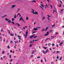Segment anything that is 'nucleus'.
I'll return each instance as SVG.
<instances>
[{"instance_id": "f257e3e1", "label": "nucleus", "mask_w": 64, "mask_h": 64, "mask_svg": "<svg viewBox=\"0 0 64 64\" xmlns=\"http://www.w3.org/2000/svg\"><path fill=\"white\" fill-rule=\"evenodd\" d=\"M28 30H26V35L25 34H24V36L26 38H27V35H28Z\"/></svg>"}, {"instance_id": "f03ea898", "label": "nucleus", "mask_w": 64, "mask_h": 64, "mask_svg": "<svg viewBox=\"0 0 64 64\" xmlns=\"http://www.w3.org/2000/svg\"><path fill=\"white\" fill-rule=\"evenodd\" d=\"M19 20V21H21V20H22V21H23L24 22H25V21H24V20L23 18L22 17V16H21V17L20 18Z\"/></svg>"}, {"instance_id": "7ed1b4c3", "label": "nucleus", "mask_w": 64, "mask_h": 64, "mask_svg": "<svg viewBox=\"0 0 64 64\" xmlns=\"http://www.w3.org/2000/svg\"><path fill=\"white\" fill-rule=\"evenodd\" d=\"M38 30V29L36 28H34L33 29V30H34V31H36Z\"/></svg>"}, {"instance_id": "20e7f679", "label": "nucleus", "mask_w": 64, "mask_h": 64, "mask_svg": "<svg viewBox=\"0 0 64 64\" xmlns=\"http://www.w3.org/2000/svg\"><path fill=\"white\" fill-rule=\"evenodd\" d=\"M48 34H49V32H47V34H45V36H47V35H48Z\"/></svg>"}, {"instance_id": "39448f33", "label": "nucleus", "mask_w": 64, "mask_h": 64, "mask_svg": "<svg viewBox=\"0 0 64 64\" xmlns=\"http://www.w3.org/2000/svg\"><path fill=\"white\" fill-rule=\"evenodd\" d=\"M34 36L33 35H32L30 36V39H31V38H33V37Z\"/></svg>"}, {"instance_id": "423d86ee", "label": "nucleus", "mask_w": 64, "mask_h": 64, "mask_svg": "<svg viewBox=\"0 0 64 64\" xmlns=\"http://www.w3.org/2000/svg\"><path fill=\"white\" fill-rule=\"evenodd\" d=\"M34 10H32V13H33L34 14H35V12H34Z\"/></svg>"}, {"instance_id": "0eeeda50", "label": "nucleus", "mask_w": 64, "mask_h": 64, "mask_svg": "<svg viewBox=\"0 0 64 64\" xmlns=\"http://www.w3.org/2000/svg\"><path fill=\"white\" fill-rule=\"evenodd\" d=\"M16 25H17L18 26H20V24H18V23H16Z\"/></svg>"}, {"instance_id": "6e6552de", "label": "nucleus", "mask_w": 64, "mask_h": 64, "mask_svg": "<svg viewBox=\"0 0 64 64\" xmlns=\"http://www.w3.org/2000/svg\"><path fill=\"white\" fill-rule=\"evenodd\" d=\"M62 44H63V42H62L59 45L60 46H62Z\"/></svg>"}, {"instance_id": "1a4fd4ad", "label": "nucleus", "mask_w": 64, "mask_h": 64, "mask_svg": "<svg viewBox=\"0 0 64 64\" xmlns=\"http://www.w3.org/2000/svg\"><path fill=\"white\" fill-rule=\"evenodd\" d=\"M10 36H13V35H14V34H10Z\"/></svg>"}, {"instance_id": "9d476101", "label": "nucleus", "mask_w": 64, "mask_h": 64, "mask_svg": "<svg viewBox=\"0 0 64 64\" xmlns=\"http://www.w3.org/2000/svg\"><path fill=\"white\" fill-rule=\"evenodd\" d=\"M32 2H34V3L36 2V1L35 0L32 1Z\"/></svg>"}, {"instance_id": "9b49d317", "label": "nucleus", "mask_w": 64, "mask_h": 64, "mask_svg": "<svg viewBox=\"0 0 64 64\" xmlns=\"http://www.w3.org/2000/svg\"><path fill=\"white\" fill-rule=\"evenodd\" d=\"M63 11V9H61V10H60V11L61 12H60V13H63V12L62 11Z\"/></svg>"}, {"instance_id": "f8f14e48", "label": "nucleus", "mask_w": 64, "mask_h": 64, "mask_svg": "<svg viewBox=\"0 0 64 64\" xmlns=\"http://www.w3.org/2000/svg\"><path fill=\"white\" fill-rule=\"evenodd\" d=\"M43 53H44V54H46V52H45L44 50H43Z\"/></svg>"}, {"instance_id": "ddd939ff", "label": "nucleus", "mask_w": 64, "mask_h": 64, "mask_svg": "<svg viewBox=\"0 0 64 64\" xmlns=\"http://www.w3.org/2000/svg\"><path fill=\"white\" fill-rule=\"evenodd\" d=\"M43 48H44V49H47V47H45V46H44L43 47Z\"/></svg>"}, {"instance_id": "4468645a", "label": "nucleus", "mask_w": 64, "mask_h": 64, "mask_svg": "<svg viewBox=\"0 0 64 64\" xmlns=\"http://www.w3.org/2000/svg\"><path fill=\"white\" fill-rule=\"evenodd\" d=\"M35 15H37L38 14V12H35Z\"/></svg>"}, {"instance_id": "2eb2a0df", "label": "nucleus", "mask_w": 64, "mask_h": 64, "mask_svg": "<svg viewBox=\"0 0 64 64\" xmlns=\"http://www.w3.org/2000/svg\"><path fill=\"white\" fill-rule=\"evenodd\" d=\"M54 46H55V44H52V47Z\"/></svg>"}, {"instance_id": "dca6fc26", "label": "nucleus", "mask_w": 64, "mask_h": 64, "mask_svg": "<svg viewBox=\"0 0 64 64\" xmlns=\"http://www.w3.org/2000/svg\"><path fill=\"white\" fill-rule=\"evenodd\" d=\"M49 51V50L48 49H47V50L46 51V53H47V52Z\"/></svg>"}, {"instance_id": "f3484780", "label": "nucleus", "mask_w": 64, "mask_h": 64, "mask_svg": "<svg viewBox=\"0 0 64 64\" xmlns=\"http://www.w3.org/2000/svg\"><path fill=\"white\" fill-rule=\"evenodd\" d=\"M19 15V16L20 17V16H21V14H18L17 16H18V15Z\"/></svg>"}, {"instance_id": "a211bd4d", "label": "nucleus", "mask_w": 64, "mask_h": 64, "mask_svg": "<svg viewBox=\"0 0 64 64\" xmlns=\"http://www.w3.org/2000/svg\"><path fill=\"white\" fill-rule=\"evenodd\" d=\"M25 28H27V26H25L23 28L24 29H25Z\"/></svg>"}, {"instance_id": "6ab92c4d", "label": "nucleus", "mask_w": 64, "mask_h": 64, "mask_svg": "<svg viewBox=\"0 0 64 64\" xmlns=\"http://www.w3.org/2000/svg\"><path fill=\"white\" fill-rule=\"evenodd\" d=\"M14 7H15V5H12V8H14Z\"/></svg>"}, {"instance_id": "aec40b11", "label": "nucleus", "mask_w": 64, "mask_h": 64, "mask_svg": "<svg viewBox=\"0 0 64 64\" xmlns=\"http://www.w3.org/2000/svg\"><path fill=\"white\" fill-rule=\"evenodd\" d=\"M48 29V27H47L46 29V30L45 31H47V29Z\"/></svg>"}, {"instance_id": "412c9836", "label": "nucleus", "mask_w": 64, "mask_h": 64, "mask_svg": "<svg viewBox=\"0 0 64 64\" xmlns=\"http://www.w3.org/2000/svg\"><path fill=\"white\" fill-rule=\"evenodd\" d=\"M51 45V43H48V46L49 47H50V45Z\"/></svg>"}, {"instance_id": "4be33fe9", "label": "nucleus", "mask_w": 64, "mask_h": 64, "mask_svg": "<svg viewBox=\"0 0 64 64\" xmlns=\"http://www.w3.org/2000/svg\"><path fill=\"white\" fill-rule=\"evenodd\" d=\"M62 57H60V60H62Z\"/></svg>"}, {"instance_id": "5701e85b", "label": "nucleus", "mask_w": 64, "mask_h": 64, "mask_svg": "<svg viewBox=\"0 0 64 64\" xmlns=\"http://www.w3.org/2000/svg\"><path fill=\"white\" fill-rule=\"evenodd\" d=\"M32 44H31L30 45L29 47H32Z\"/></svg>"}, {"instance_id": "b1692460", "label": "nucleus", "mask_w": 64, "mask_h": 64, "mask_svg": "<svg viewBox=\"0 0 64 64\" xmlns=\"http://www.w3.org/2000/svg\"><path fill=\"white\" fill-rule=\"evenodd\" d=\"M49 5L50 6H51V8L52 9V6H51V5L50 4H49Z\"/></svg>"}, {"instance_id": "393cba45", "label": "nucleus", "mask_w": 64, "mask_h": 64, "mask_svg": "<svg viewBox=\"0 0 64 64\" xmlns=\"http://www.w3.org/2000/svg\"><path fill=\"white\" fill-rule=\"evenodd\" d=\"M10 43L11 44H12V43H13V42L12 41H10Z\"/></svg>"}, {"instance_id": "a878e982", "label": "nucleus", "mask_w": 64, "mask_h": 64, "mask_svg": "<svg viewBox=\"0 0 64 64\" xmlns=\"http://www.w3.org/2000/svg\"><path fill=\"white\" fill-rule=\"evenodd\" d=\"M6 16H7V15H5V16H2V17H6Z\"/></svg>"}, {"instance_id": "bb28decb", "label": "nucleus", "mask_w": 64, "mask_h": 64, "mask_svg": "<svg viewBox=\"0 0 64 64\" xmlns=\"http://www.w3.org/2000/svg\"><path fill=\"white\" fill-rule=\"evenodd\" d=\"M5 20H6V21H8V20H9L10 19H7V18H6L5 19Z\"/></svg>"}, {"instance_id": "cd10ccee", "label": "nucleus", "mask_w": 64, "mask_h": 64, "mask_svg": "<svg viewBox=\"0 0 64 64\" xmlns=\"http://www.w3.org/2000/svg\"><path fill=\"white\" fill-rule=\"evenodd\" d=\"M48 22H49V21H50V19H49V17H48Z\"/></svg>"}, {"instance_id": "c85d7f7f", "label": "nucleus", "mask_w": 64, "mask_h": 64, "mask_svg": "<svg viewBox=\"0 0 64 64\" xmlns=\"http://www.w3.org/2000/svg\"><path fill=\"white\" fill-rule=\"evenodd\" d=\"M36 32H34L32 33V34H34V33H36Z\"/></svg>"}, {"instance_id": "c756f323", "label": "nucleus", "mask_w": 64, "mask_h": 64, "mask_svg": "<svg viewBox=\"0 0 64 64\" xmlns=\"http://www.w3.org/2000/svg\"><path fill=\"white\" fill-rule=\"evenodd\" d=\"M8 22L9 23H10V22H11V20H8Z\"/></svg>"}, {"instance_id": "7c9ffc66", "label": "nucleus", "mask_w": 64, "mask_h": 64, "mask_svg": "<svg viewBox=\"0 0 64 64\" xmlns=\"http://www.w3.org/2000/svg\"><path fill=\"white\" fill-rule=\"evenodd\" d=\"M14 42L16 44V43H18V41L16 42V41H14Z\"/></svg>"}, {"instance_id": "2f4dec72", "label": "nucleus", "mask_w": 64, "mask_h": 64, "mask_svg": "<svg viewBox=\"0 0 64 64\" xmlns=\"http://www.w3.org/2000/svg\"><path fill=\"white\" fill-rule=\"evenodd\" d=\"M56 53V51H54V52H53L52 54H54V53Z\"/></svg>"}, {"instance_id": "473e14b6", "label": "nucleus", "mask_w": 64, "mask_h": 64, "mask_svg": "<svg viewBox=\"0 0 64 64\" xmlns=\"http://www.w3.org/2000/svg\"><path fill=\"white\" fill-rule=\"evenodd\" d=\"M29 19V18H28V17H26V20H28Z\"/></svg>"}, {"instance_id": "72a5a7b5", "label": "nucleus", "mask_w": 64, "mask_h": 64, "mask_svg": "<svg viewBox=\"0 0 64 64\" xmlns=\"http://www.w3.org/2000/svg\"><path fill=\"white\" fill-rule=\"evenodd\" d=\"M9 56L10 58V59L11 58V55H10Z\"/></svg>"}, {"instance_id": "f704fd0d", "label": "nucleus", "mask_w": 64, "mask_h": 64, "mask_svg": "<svg viewBox=\"0 0 64 64\" xmlns=\"http://www.w3.org/2000/svg\"><path fill=\"white\" fill-rule=\"evenodd\" d=\"M58 7H61V4H60V5L58 6Z\"/></svg>"}, {"instance_id": "c9c22d12", "label": "nucleus", "mask_w": 64, "mask_h": 64, "mask_svg": "<svg viewBox=\"0 0 64 64\" xmlns=\"http://www.w3.org/2000/svg\"><path fill=\"white\" fill-rule=\"evenodd\" d=\"M14 18H16V15L15 14V16H14Z\"/></svg>"}, {"instance_id": "e433bc0d", "label": "nucleus", "mask_w": 64, "mask_h": 64, "mask_svg": "<svg viewBox=\"0 0 64 64\" xmlns=\"http://www.w3.org/2000/svg\"><path fill=\"white\" fill-rule=\"evenodd\" d=\"M8 49H9L10 48V46H8Z\"/></svg>"}, {"instance_id": "4c0bfd02", "label": "nucleus", "mask_w": 64, "mask_h": 64, "mask_svg": "<svg viewBox=\"0 0 64 64\" xmlns=\"http://www.w3.org/2000/svg\"><path fill=\"white\" fill-rule=\"evenodd\" d=\"M20 10V8H18V12H17V13L18 12V11L19 10Z\"/></svg>"}, {"instance_id": "58836bf2", "label": "nucleus", "mask_w": 64, "mask_h": 64, "mask_svg": "<svg viewBox=\"0 0 64 64\" xmlns=\"http://www.w3.org/2000/svg\"><path fill=\"white\" fill-rule=\"evenodd\" d=\"M52 27H54L55 26V24H54V25H52Z\"/></svg>"}, {"instance_id": "ea45409f", "label": "nucleus", "mask_w": 64, "mask_h": 64, "mask_svg": "<svg viewBox=\"0 0 64 64\" xmlns=\"http://www.w3.org/2000/svg\"><path fill=\"white\" fill-rule=\"evenodd\" d=\"M12 23L13 24H14V22H12Z\"/></svg>"}, {"instance_id": "a19ab883", "label": "nucleus", "mask_w": 64, "mask_h": 64, "mask_svg": "<svg viewBox=\"0 0 64 64\" xmlns=\"http://www.w3.org/2000/svg\"><path fill=\"white\" fill-rule=\"evenodd\" d=\"M41 6H42V7H43V8H44V5H42V4H41Z\"/></svg>"}, {"instance_id": "79ce46f5", "label": "nucleus", "mask_w": 64, "mask_h": 64, "mask_svg": "<svg viewBox=\"0 0 64 64\" xmlns=\"http://www.w3.org/2000/svg\"><path fill=\"white\" fill-rule=\"evenodd\" d=\"M45 31V29L44 28L42 29V31Z\"/></svg>"}, {"instance_id": "37998d69", "label": "nucleus", "mask_w": 64, "mask_h": 64, "mask_svg": "<svg viewBox=\"0 0 64 64\" xmlns=\"http://www.w3.org/2000/svg\"><path fill=\"white\" fill-rule=\"evenodd\" d=\"M3 41L4 42H5V38H4V40H3Z\"/></svg>"}, {"instance_id": "c03bdc74", "label": "nucleus", "mask_w": 64, "mask_h": 64, "mask_svg": "<svg viewBox=\"0 0 64 64\" xmlns=\"http://www.w3.org/2000/svg\"><path fill=\"white\" fill-rule=\"evenodd\" d=\"M34 50H33L32 53V54H34Z\"/></svg>"}, {"instance_id": "a18cd8bd", "label": "nucleus", "mask_w": 64, "mask_h": 64, "mask_svg": "<svg viewBox=\"0 0 64 64\" xmlns=\"http://www.w3.org/2000/svg\"><path fill=\"white\" fill-rule=\"evenodd\" d=\"M8 33H9V34H10V30H8Z\"/></svg>"}, {"instance_id": "49530a36", "label": "nucleus", "mask_w": 64, "mask_h": 64, "mask_svg": "<svg viewBox=\"0 0 64 64\" xmlns=\"http://www.w3.org/2000/svg\"><path fill=\"white\" fill-rule=\"evenodd\" d=\"M56 53H59V51H57L56 52Z\"/></svg>"}, {"instance_id": "de8ad7c7", "label": "nucleus", "mask_w": 64, "mask_h": 64, "mask_svg": "<svg viewBox=\"0 0 64 64\" xmlns=\"http://www.w3.org/2000/svg\"><path fill=\"white\" fill-rule=\"evenodd\" d=\"M40 58V56H38L37 57V58H38V59H39V58Z\"/></svg>"}, {"instance_id": "09e8293b", "label": "nucleus", "mask_w": 64, "mask_h": 64, "mask_svg": "<svg viewBox=\"0 0 64 64\" xmlns=\"http://www.w3.org/2000/svg\"><path fill=\"white\" fill-rule=\"evenodd\" d=\"M37 37V36H35L34 37V38H36V37Z\"/></svg>"}, {"instance_id": "8fccbe9b", "label": "nucleus", "mask_w": 64, "mask_h": 64, "mask_svg": "<svg viewBox=\"0 0 64 64\" xmlns=\"http://www.w3.org/2000/svg\"><path fill=\"white\" fill-rule=\"evenodd\" d=\"M58 32H56V34H55V35H56V34H58Z\"/></svg>"}, {"instance_id": "3c124183", "label": "nucleus", "mask_w": 64, "mask_h": 64, "mask_svg": "<svg viewBox=\"0 0 64 64\" xmlns=\"http://www.w3.org/2000/svg\"><path fill=\"white\" fill-rule=\"evenodd\" d=\"M31 57H33V55H32L31 56Z\"/></svg>"}, {"instance_id": "603ef678", "label": "nucleus", "mask_w": 64, "mask_h": 64, "mask_svg": "<svg viewBox=\"0 0 64 64\" xmlns=\"http://www.w3.org/2000/svg\"><path fill=\"white\" fill-rule=\"evenodd\" d=\"M1 32H4V31H3V30H1Z\"/></svg>"}, {"instance_id": "864d4df0", "label": "nucleus", "mask_w": 64, "mask_h": 64, "mask_svg": "<svg viewBox=\"0 0 64 64\" xmlns=\"http://www.w3.org/2000/svg\"><path fill=\"white\" fill-rule=\"evenodd\" d=\"M60 2L61 3V4H62V2L61 0H60Z\"/></svg>"}, {"instance_id": "5fc2aeb1", "label": "nucleus", "mask_w": 64, "mask_h": 64, "mask_svg": "<svg viewBox=\"0 0 64 64\" xmlns=\"http://www.w3.org/2000/svg\"><path fill=\"white\" fill-rule=\"evenodd\" d=\"M56 58L57 59H59V56H57Z\"/></svg>"}, {"instance_id": "6e6d98bb", "label": "nucleus", "mask_w": 64, "mask_h": 64, "mask_svg": "<svg viewBox=\"0 0 64 64\" xmlns=\"http://www.w3.org/2000/svg\"><path fill=\"white\" fill-rule=\"evenodd\" d=\"M41 61L42 62H43V60L42 59L41 60Z\"/></svg>"}, {"instance_id": "4d7b16f0", "label": "nucleus", "mask_w": 64, "mask_h": 64, "mask_svg": "<svg viewBox=\"0 0 64 64\" xmlns=\"http://www.w3.org/2000/svg\"><path fill=\"white\" fill-rule=\"evenodd\" d=\"M12 60H12V59H11L10 60V62H11L12 61Z\"/></svg>"}, {"instance_id": "13d9d810", "label": "nucleus", "mask_w": 64, "mask_h": 64, "mask_svg": "<svg viewBox=\"0 0 64 64\" xmlns=\"http://www.w3.org/2000/svg\"><path fill=\"white\" fill-rule=\"evenodd\" d=\"M56 47H58V44H57L56 46Z\"/></svg>"}, {"instance_id": "bf43d9fd", "label": "nucleus", "mask_w": 64, "mask_h": 64, "mask_svg": "<svg viewBox=\"0 0 64 64\" xmlns=\"http://www.w3.org/2000/svg\"><path fill=\"white\" fill-rule=\"evenodd\" d=\"M2 54H4V51H3L2 52Z\"/></svg>"}, {"instance_id": "052dcab7", "label": "nucleus", "mask_w": 64, "mask_h": 64, "mask_svg": "<svg viewBox=\"0 0 64 64\" xmlns=\"http://www.w3.org/2000/svg\"><path fill=\"white\" fill-rule=\"evenodd\" d=\"M18 42H19V43H20V42H21V40H18Z\"/></svg>"}, {"instance_id": "680f3d73", "label": "nucleus", "mask_w": 64, "mask_h": 64, "mask_svg": "<svg viewBox=\"0 0 64 64\" xmlns=\"http://www.w3.org/2000/svg\"><path fill=\"white\" fill-rule=\"evenodd\" d=\"M37 28H41V27H38Z\"/></svg>"}, {"instance_id": "e2e57ef3", "label": "nucleus", "mask_w": 64, "mask_h": 64, "mask_svg": "<svg viewBox=\"0 0 64 64\" xmlns=\"http://www.w3.org/2000/svg\"><path fill=\"white\" fill-rule=\"evenodd\" d=\"M14 18H12V21H14Z\"/></svg>"}, {"instance_id": "0e129e2a", "label": "nucleus", "mask_w": 64, "mask_h": 64, "mask_svg": "<svg viewBox=\"0 0 64 64\" xmlns=\"http://www.w3.org/2000/svg\"><path fill=\"white\" fill-rule=\"evenodd\" d=\"M34 40H33L32 42V43H34Z\"/></svg>"}, {"instance_id": "69168bd1", "label": "nucleus", "mask_w": 64, "mask_h": 64, "mask_svg": "<svg viewBox=\"0 0 64 64\" xmlns=\"http://www.w3.org/2000/svg\"><path fill=\"white\" fill-rule=\"evenodd\" d=\"M10 53H12V50H10Z\"/></svg>"}, {"instance_id": "338daca9", "label": "nucleus", "mask_w": 64, "mask_h": 64, "mask_svg": "<svg viewBox=\"0 0 64 64\" xmlns=\"http://www.w3.org/2000/svg\"><path fill=\"white\" fill-rule=\"evenodd\" d=\"M4 59V58H5V56H3V57Z\"/></svg>"}, {"instance_id": "774afa93", "label": "nucleus", "mask_w": 64, "mask_h": 64, "mask_svg": "<svg viewBox=\"0 0 64 64\" xmlns=\"http://www.w3.org/2000/svg\"><path fill=\"white\" fill-rule=\"evenodd\" d=\"M50 50H52L51 48H50Z\"/></svg>"}]
</instances>
